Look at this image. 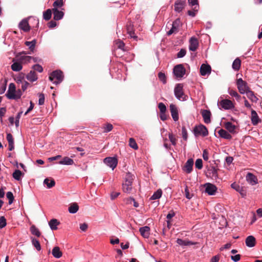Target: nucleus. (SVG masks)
I'll return each mask as SVG.
<instances>
[{"label":"nucleus","mask_w":262,"mask_h":262,"mask_svg":"<svg viewBox=\"0 0 262 262\" xmlns=\"http://www.w3.org/2000/svg\"><path fill=\"white\" fill-rule=\"evenodd\" d=\"M245 243L247 247L250 248L253 247L256 244L255 238L252 235L248 236L246 238Z\"/></svg>","instance_id":"22"},{"label":"nucleus","mask_w":262,"mask_h":262,"mask_svg":"<svg viewBox=\"0 0 262 262\" xmlns=\"http://www.w3.org/2000/svg\"><path fill=\"white\" fill-rule=\"evenodd\" d=\"M115 44L118 49H120L123 51L124 50V47L125 46V44L122 41L119 39L115 41Z\"/></svg>","instance_id":"49"},{"label":"nucleus","mask_w":262,"mask_h":262,"mask_svg":"<svg viewBox=\"0 0 262 262\" xmlns=\"http://www.w3.org/2000/svg\"><path fill=\"white\" fill-rule=\"evenodd\" d=\"M169 139L173 145L176 144V139L175 137L172 134H169L168 135Z\"/></svg>","instance_id":"61"},{"label":"nucleus","mask_w":262,"mask_h":262,"mask_svg":"<svg viewBox=\"0 0 262 262\" xmlns=\"http://www.w3.org/2000/svg\"><path fill=\"white\" fill-rule=\"evenodd\" d=\"M30 230L32 234L37 237H39L41 235L39 230L34 225L30 227Z\"/></svg>","instance_id":"35"},{"label":"nucleus","mask_w":262,"mask_h":262,"mask_svg":"<svg viewBox=\"0 0 262 262\" xmlns=\"http://www.w3.org/2000/svg\"><path fill=\"white\" fill-rule=\"evenodd\" d=\"M251 122L253 125H256L259 122H260V120L259 119L257 113L255 111H254L252 109L251 110Z\"/></svg>","instance_id":"21"},{"label":"nucleus","mask_w":262,"mask_h":262,"mask_svg":"<svg viewBox=\"0 0 262 262\" xmlns=\"http://www.w3.org/2000/svg\"><path fill=\"white\" fill-rule=\"evenodd\" d=\"M241 61L240 59L237 58L233 61L232 67L235 71H238L241 67Z\"/></svg>","instance_id":"42"},{"label":"nucleus","mask_w":262,"mask_h":262,"mask_svg":"<svg viewBox=\"0 0 262 262\" xmlns=\"http://www.w3.org/2000/svg\"><path fill=\"white\" fill-rule=\"evenodd\" d=\"M18 27L20 29L24 32H28L30 30V27L29 25L27 19H23L19 24Z\"/></svg>","instance_id":"19"},{"label":"nucleus","mask_w":262,"mask_h":262,"mask_svg":"<svg viewBox=\"0 0 262 262\" xmlns=\"http://www.w3.org/2000/svg\"><path fill=\"white\" fill-rule=\"evenodd\" d=\"M231 186L232 188L235 189L237 191L239 192L243 197L246 196V192L238 185H237L236 184L234 183L231 184Z\"/></svg>","instance_id":"31"},{"label":"nucleus","mask_w":262,"mask_h":262,"mask_svg":"<svg viewBox=\"0 0 262 262\" xmlns=\"http://www.w3.org/2000/svg\"><path fill=\"white\" fill-rule=\"evenodd\" d=\"M43 183L47 185L48 188H51L55 185V182L54 180H49L48 178H46L44 180Z\"/></svg>","instance_id":"45"},{"label":"nucleus","mask_w":262,"mask_h":262,"mask_svg":"<svg viewBox=\"0 0 262 262\" xmlns=\"http://www.w3.org/2000/svg\"><path fill=\"white\" fill-rule=\"evenodd\" d=\"M193 165V160L192 159H189L185 164L183 167V170L187 173H190L192 170Z\"/></svg>","instance_id":"16"},{"label":"nucleus","mask_w":262,"mask_h":262,"mask_svg":"<svg viewBox=\"0 0 262 262\" xmlns=\"http://www.w3.org/2000/svg\"><path fill=\"white\" fill-rule=\"evenodd\" d=\"M21 89L23 91H25L26 90V89L28 88L29 85V83L26 81H21Z\"/></svg>","instance_id":"64"},{"label":"nucleus","mask_w":262,"mask_h":262,"mask_svg":"<svg viewBox=\"0 0 262 262\" xmlns=\"http://www.w3.org/2000/svg\"><path fill=\"white\" fill-rule=\"evenodd\" d=\"M59 224V222L57 219H53L49 222V225L52 230H55L57 229V226Z\"/></svg>","instance_id":"32"},{"label":"nucleus","mask_w":262,"mask_h":262,"mask_svg":"<svg viewBox=\"0 0 262 262\" xmlns=\"http://www.w3.org/2000/svg\"><path fill=\"white\" fill-rule=\"evenodd\" d=\"M45 103V96L44 94L41 93L39 94V100H38V104L40 105H42Z\"/></svg>","instance_id":"58"},{"label":"nucleus","mask_w":262,"mask_h":262,"mask_svg":"<svg viewBox=\"0 0 262 262\" xmlns=\"http://www.w3.org/2000/svg\"><path fill=\"white\" fill-rule=\"evenodd\" d=\"M211 68L209 64H202L200 67V73L202 76L210 74Z\"/></svg>","instance_id":"17"},{"label":"nucleus","mask_w":262,"mask_h":262,"mask_svg":"<svg viewBox=\"0 0 262 262\" xmlns=\"http://www.w3.org/2000/svg\"><path fill=\"white\" fill-rule=\"evenodd\" d=\"M52 254L55 258H59L62 256V253L60 251L59 247H55L52 249Z\"/></svg>","instance_id":"27"},{"label":"nucleus","mask_w":262,"mask_h":262,"mask_svg":"<svg viewBox=\"0 0 262 262\" xmlns=\"http://www.w3.org/2000/svg\"><path fill=\"white\" fill-rule=\"evenodd\" d=\"M228 93L231 96L234 97L238 101H239L241 99V96L235 90H233L232 89H229Z\"/></svg>","instance_id":"43"},{"label":"nucleus","mask_w":262,"mask_h":262,"mask_svg":"<svg viewBox=\"0 0 262 262\" xmlns=\"http://www.w3.org/2000/svg\"><path fill=\"white\" fill-rule=\"evenodd\" d=\"M236 85L239 93L242 94H246L250 90L247 83L242 78H239L237 80Z\"/></svg>","instance_id":"4"},{"label":"nucleus","mask_w":262,"mask_h":262,"mask_svg":"<svg viewBox=\"0 0 262 262\" xmlns=\"http://www.w3.org/2000/svg\"><path fill=\"white\" fill-rule=\"evenodd\" d=\"M246 179L247 181L252 185H256L258 183L257 178L252 173L248 172Z\"/></svg>","instance_id":"18"},{"label":"nucleus","mask_w":262,"mask_h":262,"mask_svg":"<svg viewBox=\"0 0 262 262\" xmlns=\"http://www.w3.org/2000/svg\"><path fill=\"white\" fill-rule=\"evenodd\" d=\"M6 196L9 200V204H11L14 200L13 193L11 191H8L6 193Z\"/></svg>","instance_id":"52"},{"label":"nucleus","mask_w":262,"mask_h":262,"mask_svg":"<svg viewBox=\"0 0 262 262\" xmlns=\"http://www.w3.org/2000/svg\"><path fill=\"white\" fill-rule=\"evenodd\" d=\"M129 145L134 149L137 150L138 148V146L136 141L132 138H130L129 140Z\"/></svg>","instance_id":"48"},{"label":"nucleus","mask_w":262,"mask_h":262,"mask_svg":"<svg viewBox=\"0 0 262 262\" xmlns=\"http://www.w3.org/2000/svg\"><path fill=\"white\" fill-rule=\"evenodd\" d=\"M220 136L224 139L230 140L232 138L231 135L225 129H221L218 131Z\"/></svg>","instance_id":"26"},{"label":"nucleus","mask_w":262,"mask_h":262,"mask_svg":"<svg viewBox=\"0 0 262 262\" xmlns=\"http://www.w3.org/2000/svg\"><path fill=\"white\" fill-rule=\"evenodd\" d=\"M188 4L191 6H194L193 10L194 11H198L199 6L198 0H188Z\"/></svg>","instance_id":"40"},{"label":"nucleus","mask_w":262,"mask_h":262,"mask_svg":"<svg viewBox=\"0 0 262 262\" xmlns=\"http://www.w3.org/2000/svg\"><path fill=\"white\" fill-rule=\"evenodd\" d=\"M33 69L34 70L36 71L39 73H41L43 71L42 67L38 64H35L33 66Z\"/></svg>","instance_id":"60"},{"label":"nucleus","mask_w":262,"mask_h":262,"mask_svg":"<svg viewBox=\"0 0 262 262\" xmlns=\"http://www.w3.org/2000/svg\"><path fill=\"white\" fill-rule=\"evenodd\" d=\"M103 162L107 166L114 170L117 166L118 164V160L115 157H106L104 159Z\"/></svg>","instance_id":"7"},{"label":"nucleus","mask_w":262,"mask_h":262,"mask_svg":"<svg viewBox=\"0 0 262 262\" xmlns=\"http://www.w3.org/2000/svg\"><path fill=\"white\" fill-rule=\"evenodd\" d=\"M126 30L127 33L129 34L131 38H133L135 39H137V36L135 34L134 30L133 29V25L131 23H129V24L127 25Z\"/></svg>","instance_id":"24"},{"label":"nucleus","mask_w":262,"mask_h":262,"mask_svg":"<svg viewBox=\"0 0 262 262\" xmlns=\"http://www.w3.org/2000/svg\"><path fill=\"white\" fill-rule=\"evenodd\" d=\"M195 166L196 168L198 169H201L203 167V161L201 159H198L195 161Z\"/></svg>","instance_id":"51"},{"label":"nucleus","mask_w":262,"mask_h":262,"mask_svg":"<svg viewBox=\"0 0 262 262\" xmlns=\"http://www.w3.org/2000/svg\"><path fill=\"white\" fill-rule=\"evenodd\" d=\"M6 86H7V80L5 79L4 80L3 83L2 85L0 88V94H3L6 89Z\"/></svg>","instance_id":"57"},{"label":"nucleus","mask_w":262,"mask_h":262,"mask_svg":"<svg viewBox=\"0 0 262 262\" xmlns=\"http://www.w3.org/2000/svg\"><path fill=\"white\" fill-rule=\"evenodd\" d=\"M169 108L172 119L174 121L179 120L178 111L177 106L173 104H170Z\"/></svg>","instance_id":"15"},{"label":"nucleus","mask_w":262,"mask_h":262,"mask_svg":"<svg viewBox=\"0 0 262 262\" xmlns=\"http://www.w3.org/2000/svg\"><path fill=\"white\" fill-rule=\"evenodd\" d=\"M185 73L186 70L181 64H178L173 68V73L174 76L178 79L182 78L185 74Z\"/></svg>","instance_id":"5"},{"label":"nucleus","mask_w":262,"mask_h":262,"mask_svg":"<svg viewBox=\"0 0 262 262\" xmlns=\"http://www.w3.org/2000/svg\"><path fill=\"white\" fill-rule=\"evenodd\" d=\"M22 172L16 169L14 171V172L12 174L13 178L17 181H19L21 179V177L23 176Z\"/></svg>","instance_id":"47"},{"label":"nucleus","mask_w":262,"mask_h":262,"mask_svg":"<svg viewBox=\"0 0 262 262\" xmlns=\"http://www.w3.org/2000/svg\"><path fill=\"white\" fill-rule=\"evenodd\" d=\"M32 58V56L21 55L19 57L18 60L21 63H27L31 62Z\"/></svg>","instance_id":"33"},{"label":"nucleus","mask_w":262,"mask_h":262,"mask_svg":"<svg viewBox=\"0 0 262 262\" xmlns=\"http://www.w3.org/2000/svg\"><path fill=\"white\" fill-rule=\"evenodd\" d=\"M23 95V93L20 90H16V93L15 94V98L14 100H17L20 98Z\"/></svg>","instance_id":"62"},{"label":"nucleus","mask_w":262,"mask_h":262,"mask_svg":"<svg viewBox=\"0 0 262 262\" xmlns=\"http://www.w3.org/2000/svg\"><path fill=\"white\" fill-rule=\"evenodd\" d=\"M186 51L184 49H181L180 51L177 53L178 58H182L185 56Z\"/></svg>","instance_id":"55"},{"label":"nucleus","mask_w":262,"mask_h":262,"mask_svg":"<svg viewBox=\"0 0 262 262\" xmlns=\"http://www.w3.org/2000/svg\"><path fill=\"white\" fill-rule=\"evenodd\" d=\"M16 93L15 85L13 83H10L8 90L6 94L7 97L9 99H14L15 94Z\"/></svg>","instance_id":"9"},{"label":"nucleus","mask_w":262,"mask_h":262,"mask_svg":"<svg viewBox=\"0 0 262 262\" xmlns=\"http://www.w3.org/2000/svg\"><path fill=\"white\" fill-rule=\"evenodd\" d=\"M185 4V0H177L174 3V11L178 13L181 12L184 8Z\"/></svg>","instance_id":"12"},{"label":"nucleus","mask_w":262,"mask_h":262,"mask_svg":"<svg viewBox=\"0 0 262 262\" xmlns=\"http://www.w3.org/2000/svg\"><path fill=\"white\" fill-rule=\"evenodd\" d=\"M63 74L60 70H55L52 72L49 76V80L54 84L60 83L63 80Z\"/></svg>","instance_id":"3"},{"label":"nucleus","mask_w":262,"mask_h":262,"mask_svg":"<svg viewBox=\"0 0 262 262\" xmlns=\"http://www.w3.org/2000/svg\"><path fill=\"white\" fill-rule=\"evenodd\" d=\"M158 108L160 110V113H165L166 111V105L162 102L158 104Z\"/></svg>","instance_id":"53"},{"label":"nucleus","mask_w":262,"mask_h":262,"mask_svg":"<svg viewBox=\"0 0 262 262\" xmlns=\"http://www.w3.org/2000/svg\"><path fill=\"white\" fill-rule=\"evenodd\" d=\"M182 135L184 140L187 139V132L185 126H183L182 128Z\"/></svg>","instance_id":"59"},{"label":"nucleus","mask_w":262,"mask_h":262,"mask_svg":"<svg viewBox=\"0 0 262 262\" xmlns=\"http://www.w3.org/2000/svg\"><path fill=\"white\" fill-rule=\"evenodd\" d=\"M181 24L180 18L176 19L172 23V27L169 31L167 33L168 35H170L173 33H177L179 31V28Z\"/></svg>","instance_id":"10"},{"label":"nucleus","mask_w":262,"mask_h":262,"mask_svg":"<svg viewBox=\"0 0 262 262\" xmlns=\"http://www.w3.org/2000/svg\"><path fill=\"white\" fill-rule=\"evenodd\" d=\"M31 242L33 246L36 248L37 251H40L41 250V246L40 245V243L37 239L31 237Z\"/></svg>","instance_id":"44"},{"label":"nucleus","mask_w":262,"mask_h":262,"mask_svg":"<svg viewBox=\"0 0 262 262\" xmlns=\"http://www.w3.org/2000/svg\"><path fill=\"white\" fill-rule=\"evenodd\" d=\"M26 78L31 82H34L37 79V75L34 71H31L26 76Z\"/></svg>","instance_id":"30"},{"label":"nucleus","mask_w":262,"mask_h":262,"mask_svg":"<svg viewBox=\"0 0 262 262\" xmlns=\"http://www.w3.org/2000/svg\"><path fill=\"white\" fill-rule=\"evenodd\" d=\"M59 164L65 165H72L74 164V161L73 159L66 157L59 162Z\"/></svg>","instance_id":"28"},{"label":"nucleus","mask_w":262,"mask_h":262,"mask_svg":"<svg viewBox=\"0 0 262 262\" xmlns=\"http://www.w3.org/2000/svg\"><path fill=\"white\" fill-rule=\"evenodd\" d=\"M11 67V69L15 72L20 71L23 68L21 63L19 61L13 62Z\"/></svg>","instance_id":"37"},{"label":"nucleus","mask_w":262,"mask_h":262,"mask_svg":"<svg viewBox=\"0 0 262 262\" xmlns=\"http://www.w3.org/2000/svg\"><path fill=\"white\" fill-rule=\"evenodd\" d=\"M134 180V175L130 172L126 173L124 182L122 183V190L124 192L130 193L132 190V184Z\"/></svg>","instance_id":"1"},{"label":"nucleus","mask_w":262,"mask_h":262,"mask_svg":"<svg viewBox=\"0 0 262 262\" xmlns=\"http://www.w3.org/2000/svg\"><path fill=\"white\" fill-rule=\"evenodd\" d=\"M219 105L224 110H230L234 107L232 102L229 99H223L219 102Z\"/></svg>","instance_id":"11"},{"label":"nucleus","mask_w":262,"mask_h":262,"mask_svg":"<svg viewBox=\"0 0 262 262\" xmlns=\"http://www.w3.org/2000/svg\"><path fill=\"white\" fill-rule=\"evenodd\" d=\"M150 228L148 226H144L141 227L139 229V231L142 236L144 238H148L149 236Z\"/></svg>","instance_id":"25"},{"label":"nucleus","mask_w":262,"mask_h":262,"mask_svg":"<svg viewBox=\"0 0 262 262\" xmlns=\"http://www.w3.org/2000/svg\"><path fill=\"white\" fill-rule=\"evenodd\" d=\"M52 9H48L43 12V18L45 20H49L52 17Z\"/></svg>","instance_id":"41"},{"label":"nucleus","mask_w":262,"mask_h":262,"mask_svg":"<svg viewBox=\"0 0 262 262\" xmlns=\"http://www.w3.org/2000/svg\"><path fill=\"white\" fill-rule=\"evenodd\" d=\"M113 128V125L110 123H108V124H106L105 126H104V127H103L104 132L108 133V132L111 131L112 130Z\"/></svg>","instance_id":"56"},{"label":"nucleus","mask_w":262,"mask_h":262,"mask_svg":"<svg viewBox=\"0 0 262 262\" xmlns=\"http://www.w3.org/2000/svg\"><path fill=\"white\" fill-rule=\"evenodd\" d=\"M199 46V42L196 38L191 37L189 39V49L191 51H195Z\"/></svg>","instance_id":"13"},{"label":"nucleus","mask_w":262,"mask_h":262,"mask_svg":"<svg viewBox=\"0 0 262 262\" xmlns=\"http://www.w3.org/2000/svg\"><path fill=\"white\" fill-rule=\"evenodd\" d=\"M193 131L195 136L201 135L203 137H206L208 135L207 128L205 126L202 124L196 126Z\"/></svg>","instance_id":"6"},{"label":"nucleus","mask_w":262,"mask_h":262,"mask_svg":"<svg viewBox=\"0 0 262 262\" xmlns=\"http://www.w3.org/2000/svg\"><path fill=\"white\" fill-rule=\"evenodd\" d=\"M158 78L163 84H165L166 83V78L164 73L162 72H159L158 74Z\"/></svg>","instance_id":"50"},{"label":"nucleus","mask_w":262,"mask_h":262,"mask_svg":"<svg viewBox=\"0 0 262 262\" xmlns=\"http://www.w3.org/2000/svg\"><path fill=\"white\" fill-rule=\"evenodd\" d=\"M247 97L253 102L256 103L258 98L255 95L254 92L251 90L248 91L246 93Z\"/></svg>","instance_id":"29"},{"label":"nucleus","mask_w":262,"mask_h":262,"mask_svg":"<svg viewBox=\"0 0 262 262\" xmlns=\"http://www.w3.org/2000/svg\"><path fill=\"white\" fill-rule=\"evenodd\" d=\"M177 243L182 247L192 246L195 244V243L189 240H183L181 238H178L177 239Z\"/></svg>","instance_id":"23"},{"label":"nucleus","mask_w":262,"mask_h":262,"mask_svg":"<svg viewBox=\"0 0 262 262\" xmlns=\"http://www.w3.org/2000/svg\"><path fill=\"white\" fill-rule=\"evenodd\" d=\"M7 140L8 142V143H14V140L12 135L10 133L7 134Z\"/></svg>","instance_id":"63"},{"label":"nucleus","mask_w":262,"mask_h":262,"mask_svg":"<svg viewBox=\"0 0 262 262\" xmlns=\"http://www.w3.org/2000/svg\"><path fill=\"white\" fill-rule=\"evenodd\" d=\"M78 209L79 206L76 203L72 204L68 208L69 212L72 214L76 213Z\"/></svg>","instance_id":"38"},{"label":"nucleus","mask_w":262,"mask_h":262,"mask_svg":"<svg viewBox=\"0 0 262 262\" xmlns=\"http://www.w3.org/2000/svg\"><path fill=\"white\" fill-rule=\"evenodd\" d=\"M53 3V8L60 9L64 5L63 0H54Z\"/></svg>","instance_id":"46"},{"label":"nucleus","mask_w":262,"mask_h":262,"mask_svg":"<svg viewBox=\"0 0 262 262\" xmlns=\"http://www.w3.org/2000/svg\"><path fill=\"white\" fill-rule=\"evenodd\" d=\"M174 94L176 98L180 101H186L188 98L187 96L184 94L183 85L182 83H178L175 85Z\"/></svg>","instance_id":"2"},{"label":"nucleus","mask_w":262,"mask_h":262,"mask_svg":"<svg viewBox=\"0 0 262 262\" xmlns=\"http://www.w3.org/2000/svg\"><path fill=\"white\" fill-rule=\"evenodd\" d=\"M7 225L6 220L4 216H0V229L3 228Z\"/></svg>","instance_id":"54"},{"label":"nucleus","mask_w":262,"mask_h":262,"mask_svg":"<svg viewBox=\"0 0 262 262\" xmlns=\"http://www.w3.org/2000/svg\"><path fill=\"white\" fill-rule=\"evenodd\" d=\"M201 114L204 122L206 124L210 123L211 113L210 111L207 110H203L202 111Z\"/></svg>","instance_id":"20"},{"label":"nucleus","mask_w":262,"mask_h":262,"mask_svg":"<svg viewBox=\"0 0 262 262\" xmlns=\"http://www.w3.org/2000/svg\"><path fill=\"white\" fill-rule=\"evenodd\" d=\"M225 127L231 133H234L236 128L235 126L231 122H226L225 123Z\"/></svg>","instance_id":"34"},{"label":"nucleus","mask_w":262,"mask_h":262,"mask_svg":"<svg viewBox=\"0 0 262 262\" xmlns=\"http://www.w3.org/2000/svg\"><path fill=\"white\" fill-rule=\"evenodd\" d=\"M205 192L209 195H213L217 191V187L214 184L207 183L204 184Z\"/></svg>","instance_id":"8"},{"label":"nucleus","mask_w":262,"mask_h":262,"mask_svg":"<svg viewBox=\"0 0 262 262\" xmlns=\"http://www.w3.org/2000/svg\"><path fill=\"white\" fill-rule=\"evenodd\" d=\"M62 10H63V9H61V10H59L58 9L52 8L53 18L54 20H59L63 18L64 12L62 11Z\"/></svg>","instance_id":"14"},{"label":"nucleus","mask_w":262,"mask_h":262,"mask_svg":"<svg viewBox=\"0 0 262 262\" xmlns=\"http://www.w3.org/2000/svg\"><path fill=\"white\" fill-rule=\"evenodd\" d=\"M36 43V39H33L31 41H26L25 42V45L29 47V49L31 52H33L35 49V47Z\"/></svg>","instance_id":"36"},{"label":"nucleus","mask_w":262,"mask_h":262,"mask_svg":"<svg viewBox=\"0 0 262 262\" xmlns=\"http://www.w3.org/2000/svg\"><path fill=\"white\" fill-rule=\"evenodd\" d=\"M162 194V191L161 189H158L150 198V200H155L160 199Z\"/></svg>","instance_id":"39"}]
</instances>
